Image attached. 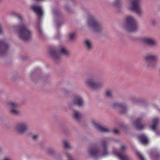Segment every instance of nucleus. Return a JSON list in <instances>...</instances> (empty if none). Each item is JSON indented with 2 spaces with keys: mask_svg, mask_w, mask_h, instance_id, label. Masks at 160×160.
<instances>
[{
  "mask_svg": "<svg viewBox=\"0 0 160 160\" xmlns=\"http://www.w3.org/2000/svg\"><path fill=\"white\" fill-rule=\"evenodd\" d=\"M19 31L17 32L18 37L23 40L29 39L32 35V32L25 25H22L19 27Z\"/></svg>",
  "mask_w": 160,
  "mask_h": 160,
  "instance_id": "f257e3e1",
  "label": "nucleus"
},
{
  "mask_svg": "<svg viewBox=\"0 0 160 160\" xmlns=\"http://www.w3.org/2000/svg\"><path fill=\"white\" fill-rule=\"evenodd\" d=\"M125 27L126 29L129 32H133L137 28L136 21L132 16H128L125 18Z\"/></svg>",
  "mask_w": 160,
  "mask_h": 160,
  "instance_id": "f03ea898",
  "label": "nucleus"
},
{
  "mask_svg": "<svg viewBox=\"0 0 160 160\" xmlns=\"http://www.w3.org/2000/svg\"><path fill=\"white\" fill-rule=\"evenodd\" d=\"M101 152H102V156H105L108 154V152L107 150L106 143L104 141L102 142L100 151L96 149L95 148H91L88 150L89 154L92 157L97 156Z\"/></svg>",
  "mask_w": 160,
  "mask_h": 160,
  "instance_id": "7ed1b4c3",
  "label": "nucleus"
},
{
  "mask_svg": "<svg viewBox=\"0 0 160 160\" xmlns=\"http://www.w3.org/2000/svg\"><path fill=\"white\" fill-rule=\"evenodd\" d=\"M87 24L94 32H97L101 30L102 26L92 17L90 16L88 20Z\"/></svg>",
  "mask_w": 160,
  "mask_h": 160,
  "instance_id": "20e7f679",
  "label": "nucleus"
},
{
  "mask_svg": "<svg viewBox=\"0 0 160 160\" xmlns=\"http://www.w3.org/2000/svg\"><path fill=\"white\" fill-rule=\"evenodd\" d=\"M50 54L54 59L56 60L58 59L62 54L65 56L68 55L69 52L65 48H62L57 51L51 50L50 52Z\"/></svg>",
  "mask_w": 160,
  "mask_h": 160,
  "instance_id": "39448f33",
  "label": "nucleus"
},
{
  "mask_svg": "<svg viewBox=\"0 0 160 160\" xmlns=\"http://www.w3.org/2000/svg\"><path fill=\"white\" fill-rule=\"evenodd\" d=\"M96 78L92 77L88 79L86 81V85L92 89H97L101 86V84L96 82Z\"/></svg>",
  "mask_w": 160,
  "mask_h": 160,
  "instance_id": "423d86ee",
  "label": "nucleus"
},
{
  "mask_svg": "<svg viewBox=\"0 0 160 160\" xmlns=\"http://www.w3.org/2000/svg\"><path fill=\"white\" fill-rule=\"evenodd\" d=\"M140 0H132V5L129 8L130 10L133 11L138 14H140L142 12L139 6Z\"/></svg>",
  "mask_w": 160,
  "mask_h": 160,
  "instance_id": "0eeeda50",
  "label": "nucleus"
},
{
  "mask_svg": "<svg viewBox=\"0 0 160 160\" xmlns=\"http://www.w3.org/2000/svg\"><path fill=\"white\" fill-rule=\"evenodd\" d=\"M28 128V125L27 122H20L15 127V130L16 132L20 134H23L25 132Z\"/></svg>",
  "mask_w": 160,
  "mask_h": 160,
  "instance_id": "6e6552de",
  "label": "nucleus"
},
{
  "mask_svg": "<svg viewBox=\"0 0 160 160\" xmlns=\"http://www.w3.org/2000/svg\"><path fill=\"white\" fill-rule=\"evenodd\" d=\"M112 107L114 108H117L121 113L125 112L128 109V106L126 104L117 102L113 103Z\"/></svg>",
  "mask_w": 160,
  "mask_h": 160,
  "instance_id": "1a4fd4ad",
  "label": "nucleus"
},
{
  "mask_svg": "<svg viewBox=\"0 0 160 160\" xmlns=\"http://www.w3.org/2000/svg\"><path fill=\"white\" fill-rule=\"evenodd\" d=\"M31 8L37 15L38 19H41L43 14L42 7L40 6L34 5H32Z\"/></svg>",
  "mask_w": 160,
  "mask_h": 160,
  "instance_id": "9d476101",
  "label": "nucleus"
},
{
  "mask_svg": "<svg viewBox=\"0 0 160 160\" xmlns=\"http://www.w3.org/2000/svg\"><path fill=\"white\" fill-rule=\"evenodd\" d=\"M8 105L10 108L11 112L13 114L18 115L20 113V112L17 108L18 104L14 102H10L8 103Z\"/></svg>",
  "mask_w": 160,
  "mask_h": 160,
  "instance_id": "9b49d317",
  "label": "nucleus"
},
{
  "mask_svg": "<svg viewBox=\"0 0 160 160\" xmlns=\"http://www.w3.org/2000/svg\"><path fill=\"white\" fill-rule=\"evenodd\" d=\"M73 102L74 104L80 107L83 106L85 103L82 98L78 95L74 96Z\"/></svg>",
  "mask_w": 160,
  "mask_h": 160,
  "instance_id": "f8f14e48",
  "label": "nucleus"
},
{
  "mask_svg": "<svg viewBox=\"0 0 160 160\" xmlns=\"http://www.w3.org/2000/svg\"><path fill=\"white\" fill-rule=\"evenodd\" d=\"M91 123L92 125L95 128L101 132H109V131L108 128L98 124L96 122L95 120H92L91 121Z\"/></svg>",
  "mask_w": 160,
  "mask_h": 160,
  "instance_id": "ddd939ff",
  "label": "nucleus"
},
{
  "mask_svg": "<svg viewBox=\"0 0 160 160\" xmlns=\"http://www.w3.org/2000/svg\"><path fill=\"white\" fill-rule=\"evenodd\" d=\"M8 48L7 43L4 40H0V56L3 55Z\"/></svg>",
  "mask_w": 160,
  "mask_h": 160,
  "instance_id": "4468645a",
  "label": "nucleus"
},
{
  "mask_svg": "<svg viewBox=\"0 0 160 160\" xmlns=\"http://www.w3.org/2000/svg\"><path fill=\"white\" fill-rule=\"evenodd\" d=\"M143 42L149 45L154 46L157 45L156 41L154 39L148 38H145L142 39Z\"/></svg>",
  "mask_w": 160,
  "mask_h": 160,
  "instance_id": "2eb2a0df",
  "label": "nucleus"
},
{
  "mask_svg": "<svg viewBox=\"0 0 160 160\" xmlns=\"http://www.w3.org/2000/svg\"><path fill=\"white\" fill-rule=\"evenodd\" d=\"M141 118H138L134 122L135 128L138 130H142L145 127V125L141 123Z\"/></svg>",
  "mask_w": 160,
  "mask_h": 160,
  "instance_id": "dca6fc26",
  "label": "nucleus"
},
{
  "mask_svg": "<svg viewBox=\"0 0 160 160\" xmlns=\"http://www.w3.org/2000/svg\"><path fill=\"white\" fill-rule=\"evenodd\" d=\"M113 153L121 160H129V158L126 155H122L120 153H117L115 151H113Z\"/></svg>",
  "mask_w": 160,
  "mask_h": 160,
  "instance_id": "f3484780",
  "label": "nucleus"
},
{
  "mask_svg": "<svg viewBox=\"0 0 160 160\" xmlns=\"http://www.w3.org/2000/svg\"><path fill=\"white\" fill-rule=\"evenodd\" d=\"M138 138L140 141L144 145H146L148 142V138L144 135H141L138 136Z\"/></svg>",
  "mask_w": 160,
  "mask_h": 160,
  "instance_id": "a211bd4d",
  "label": "nucleus"
},
{
  "mask_svg": "<svg viewBox=\"0 0 160 160\" xmlns=\"http://www.w3.org/2000/svg\"><path fill=\"white\" fill-rule=\"evenodd\" d=\"M145 59L148 61H157L158 59V57L157 55H149L145 56Z\"/></svg>",
  "mask_w": 160,
  "mask_h": 160,
  "instance_id": "6ab92c4d",
  "label": "nucleus"
},
{
  "mask_svg": "<svg viewBox=\"0 0 160 160\" xmlns=\"http://www.w3.org/2000/svg\"><path fill=\"white\" fill-rule=\"evenodd\" d=\"M85 47L87 50L89 51L92 48V43L91 40L89 39H87L84 42Z\"/></svg>",
  "mask_w": 160,
  "mask_h": 160,
  "instance_id": "aec40b11",
  "label": "nucleus"
},
{
  "mask_svg": "<svg viewBox=\"0 0 160 160\" xmlns=\"http://www.w3.org/2000/svg\"><path fill=\"white\" fill-rule=\"evenodd\" d=\"M158 118H156L153 120L152 122L153 124L152 125L150 126V128L154 131H156V127L158 122Z\"/></svg>",
  "mask_w": 160,
  "mask_h": 160,
  "instance_id": "412c9836",
  "label": "nucleus"
},
{
  "mask_svg": "<svg viewBox=\"0 0 160 160\" xmlns=\"http://www.w3.org/2000/svg\"><path fill=\"white\" fill-rule=\"evenodd\" d=\"M74 117L77 121H79L81 118L80 113L77 111H75L74 113Z\"/></svg>",
  "mask_w": 160,
  "mask_h": 160,
  "instance_id": "4be33fe9",
  "label": "nucleus"
},
{
  "mask_svg": "<svg viewBox=\"0 0 160 160\" xmlns=\"http://www.w3.org/2000/svg\"><path fill=\"white\" fill-rule=\"evenodd\" d=\"M106 96L108 97H111L113 96V92L110 90H108L106 92Z\"/></svg>",
  "mask_w": 160,
  "mask_h": 160,
  "instance_id": "5701e85b",
  "label": "nucleus"
},
{
  "mask_svg": "<svg viewBox=\"0 0 160 160\" xmlns=\"http://www.w3.org/2000/svg\"><path fill=\"white\" fill-rule=\"evenodd\" d=\"M76 36V34L74 32L70 33L68 35V38L69 39L72 40L74 39Z\"/></svg>",
  "mask_w": 160,
  "mask_h": 160,
  "instance_id": "b1692460",
  "label": "nucleus"
},
{
  "mask_svg": "<svg viewBox=\"0 0 160 160\" xmlns=\"http://www.w3.org/2000/svg\"><path fill=\"white\" fill-rule=\"evenodd\" d=\"M47 152L50 154H52L55 152V150L52 148H49L47 151Z\"/></svg>",
  "mask_w": 160,
  "mask_h": 160,
  "instance_id": "393cba45",
  "label": "nucleus"
},
{
  "mask_svg": "<svg viewBox=\"0 0 160 160\" xmlns=\"http://www.w3.org/2000/svg\"><path fill=\"white\" fill-rule=\"evenodd\" d=\"M120 3V0H116L113 3V5L114 6H118Z\"/></svg>",
  "mask_w": 160,
  "mask_h": 160,
  "instance_id": "a878e982",
  "label": "nucleus"
},
{
  "mask_svg": "<svg viewBox=\"0 0 160 160\" xmlns=\"http://www.w3.org/2000/svg\"><path fill=\"white\" fill-rule=\"evenodd\" d=\"M64 144L65 148H71V147L69 145L68 142L67 141H64Z\"/></svg>",
  "mask_w": 160,
  "mask_h": 160,
  "instance_id": "bb28decb",
  "label": "nucleus"
},
{
  "mask_svg": "<svg viewBox=\"0 0 160 160\" xmlns=\"http://www.w3.org/2000/svg\"><path fill=\"white\" fill-rule=\"evenodd\" d=\"M137 154L138 155V157L140 158L141 160H145L144 158L140 152H137Z\"/></svg>",
  "mask_w": 160,
  "mask_h": 160,
  "instance_id": "cd10ccee",
  "label": "nucleus"
},
{
  "mask_svg": "<svg viewBox=\"0 0 160 160\" xmlns=\"http://www.w3.org/2000/svg\"><path fill=\"white\" fill-rule=\"evenodd\" d=\"M53 13L55 17L58 16L59 15L58 12L57 10H53Z\"/></svg>",
  "mask_w": 160,
  "mask_h": 160,
  "instance_id": "c85d7f7f",
  "label": "nucleus"
},
{
  "mask_svg": "<svg viewBox=\"0 0 160 160\" xmlns=\"http://www.w3.org/2000/svg\"><path fill=\"white\" fill-rule=\"evenodd\" d=\"M38 137V134H34L32 136V138L33 140H36L37 139Z\"/></svg>",
  "mask_w": 160,
  "mask_h": 160,
  "instance_id": "c756f323",
  "label": "nucleus"
},
{
  "mask_svg": "<svg viewBox=\"0 0 160 160\" xmlns=\"http://www.w3.org/2000/svg\"><path fill=\"white\" fill-rule=\"evenodd\" d=\"M126 149V147L124 145H122L121 148V149L122 151H124Z\"/></svg>",
  "mask_w": 160,
  "mask_h": 160,
  "instance_id": "7c9ffc66",
  "label": "nucleus"
},
{
  "mask_svg": "<svg viewBox=\"0 0 160 160\" xmlns=\"http://www.w3.org/2000/svg\"><path fill=\"white\" fill-rule=\"evenodd\" d=\"M2 160H12V159L9 157H6L4 158Z\"/></svg>",
  "mask_w": 160,
  "mask_h": 160,
  "instance_id": "2f4dec72",
  "label": "nucleus"
},
{
  "mask_svg": "<svg viewBox=\"0 0 160 160\" xmlns=\"http://www.w3.org/2000/svg\"><path fill=\"white\" fill-rule=\"evenodd\" d=\"M138 100V99L137 98L133 99H132V101L134 103L137 102Z\"/></svg>",
  "mask_w": 160,
  "mask_h": 160,
  "instance_id": "473e14b6",
  "label": "nucleus"
},
{
  "mask_svg": "<svg viewBox=\"0 0 160 160\" xmlns=\"http://www.w3.org/2000/svg\"><path fill=\"white\" fill-rule=\"evenodd\" d=\"M66 154L67 157L69 159H72V157L70 155H69L68 153H66Z\"/></svg>",
  "mask_w": 160,
  "mask_h": 160,
  "instance_id": "72a5a7b5",
  "label": "nucleus"
},
{
  "mask_svg": "<svg viewBox=\"0 0 160 160\" xmlns=\"http://www.w3.org/2000/svg\"><path fill=\"white\" fill-rule=\"evenodd\" d=\"M16 16L18 19H19L20 20H22V18L20 15H17Z\"/></svg>",
  "mask_w": 160,
  "mask_h": 160,
  "instance_id": "f704fd0d",
  "label": "nucleus"
},
{
  "mask_svg": "<svg viewBox=\"0 0 160 160\" xmlns=\"http://www.w3.org/2000/svg\"><path fill=\"white\" fill-rule=\"evenodd\" d=\"M114 132L115 134H118V130L115 129L113 131Z\"/></svg>",
  "mask_w": 160,
  "mask_h": 160,
  "instance_id": "c9c22d12",
  "label": "nucleus"
},
{
  "mask_svg": "<svg viewBox=\"0 0 160 160\" xmlns=\"http://www.w3.org/2000/svg\"><path fill=\"white\" fill-rule=\"evenodd\" d=\"M39 32H41V33L42 32V30L41 29H39Z\"/></svg>",
  "mask_w": 160,
  "mask_h": 160,
  "instance_id": "e433bc0d",
  "label": "nucleus"
},
{
  "mask_svg": "<svg viewBox=\"0 0 160 160\" xmlns=\"http://www.w3.org/2000/svg\"><path fill=\"white\" fill-rule=\"evenodd\" d=\"M152 23L153 24H154L155 23H154V21H152Z\"/></svg>",
  "mask_w": 160,
  "mask_h": 160,
  "instance_id": "4c0bfd02",
  "label": "nucleus"
},
{
  "mask_svg": "<svg viewBox=\"0 0 160 160\" xmlns=\"http://www.w3.org/2000/svg\"><path fill=\"white\" fill-rule=\"evenodd\" d=\"M2 150L1 148H0V152Z\"/></svg>",
  "mask_w": 160,
  "mask_h": 160,
  "instance_id": "58836bf2",
  "label": "nucleus"
},
{
  "mask_svg": "<svg viewBox=\"0 0 160 160\" xmlns=\"http://www.w3.org/2000/svg\"><path fill=\"white\" fill-rule=\"evenodd\" d=\"M64 92H65V90H64Z\"/></svg>",
  "mask_w": 160,
  "mask_h": 160,
  "instance_id": "ea45409f",
  "label": "nucleus"
}]
</instances>
